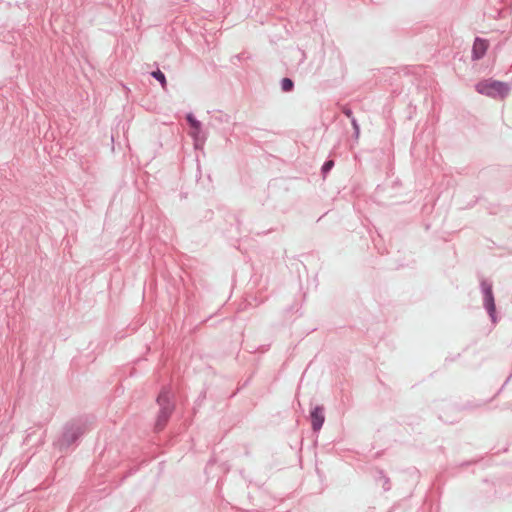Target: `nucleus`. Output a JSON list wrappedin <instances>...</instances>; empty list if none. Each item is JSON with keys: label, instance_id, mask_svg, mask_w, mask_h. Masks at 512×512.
<instances>
[{"label": "nucleus", "instance_id": "f257e3e1", "mask_svg": "<svg viewBox=\"0 0 512 512\" xmlns=\"http://www.w3.org/2000/svg\"><path fill=\"white\" fill-rule=\"evenodd\" d=\"M476 90L481 94L494 98H503L509 92V88L505 83L494 80H485L478 83Z\"/></svg>", "mask_w": 512, "mask_h": 512}, {"label": "nucleus", "instance_id": "f03ea898", "mask_svg": "<svg viewBox=\"0 0 512 512\" xmlns=\"http://www.w3.org/2000/svg\"><path fill=\"white\" fill-rule=\"evenodd\" d=\"M488 47L489 43L487 40L476 38L472 48V58L474 60L482 58L485 55Z\"/></svg>", "mask_w": 512, "mask_h": 512}, {"label": "nucleus", "instance_id": "7ed1b4c3", "mask_svg": "<svg viewBox=\"0 0 512 512\" xmlns=\"http://www.w3.org/2000/svg\"><path fill=\"white\" fill-rule=\"evenodd\" d=\"M158 404L162 407L160 418L165 421L169 416L171 409L169 407V396L167 392H162L157 398Z\"/></svg>", "mask_w": 512, "mask_h": 512}, {"label": "nucleus", "instance_id": "20e7f679", "mask_svg": "<svg viewBox=\"0 0 512 512\" xmlns=\"http://www.w3.org/2000/svg\"><path fill=\"white\" fill-rule=\"evenodd\" d=\"M311 422L312 427L315 431L320 430L324 423V414L323 409L321 407H315L311 412Z\"/></svg>", "mask_w": 512, "mask_h": 512}, {"label": "nucleus", "instance_id": "39448f33", "mask_svg": "<svg viewBox=\"0 0 512 512\" xmlns=\"http://www.w3.org/2000/svg\"><path fill=\"white\" fill-rule=\"evenodd\" d=\"M343 113H344L348 118H350V119H351L352 125H353V127H354V129H355V132H356V135L358 136V134H359V126H358L357 121L355 120V118H353V113H352L351 109H349V108H344V109H343Z\"/></svg>", "mask_w": 512, "mask_h": 512}, {"label": "nucleus", "instance_id": "423d86ee", "mask_svg": "<svg viewBox=\"0 0 512 512\" xmlns=\"http://www.w3.org/2000/svg\"><path fill=\"white\" fill-rule=\"evenodd\" d=\"M152 76L154 78H156L161 83L163 89L166 88V85H167L166 78H165V75L160 70L152 72Z\"/></svg>", "mask_w": 512, "mask_h": 512}, {"label": "nucleus", "instance_id": "0eeeda50", "mask_svg": "<svg viewBox=\"0 0 512 512\" xmlns=\"http://www.w3.org/2000/svg\"><path fill=\"white\" fill-rule=\"evenodd\" d=\"M187 120L189 121L191 127L195 129V132H198L200 129V122L197 121L192 115H188ZM196 133H194L195 135Z\"/></svg>", "mask_w": 512, "mask_h": 512}, {"label": "nucleus", "instance_id": "6e6552de", "mask_svg": "<svg viewBox=\"0 0 512 512\" xmlns=\"http://www.w3.org/2000/svg\"><path fill=\"white\" fill-rule=\"evenodd\" d=\"M281 84H282V89H283L284 91H290V90L293 88V82H292V80H291V79H289V78H284V79L282 80V83H281Z\"/></svg>", "mask_w": 512, "mask_h": 512}, {"label": "nucleus", "instance_id": "1a4fd4ad", "mask_svg": "<svg viewBox=\"0 0 512 512\" xmlns=\"http://www.w3.org/2000/svg\"><path fill=\"white\" fill-rule=\"evenodd\" d=\"M333 166H334V162L332 160L325 162L322 167L323 173H327Z\"/></svg>", "mask_w": 512, "mask_h": 512}, {"label": "nucleus", "instance_id": "9d476101", "mask_svg": "<svg viewBox=\"0 0 512 512\" xmlns=\"http://www.w3.org/2000/svg\"><path fill=\"white\" fill-rule=\"evenodd\" d=\"M488 298H489V309L492 310L494 309V304H493V298H492V295H491V292H488Z\"/></svg>", "mask_w": 512, "mask_h": 512}]
</instances>
